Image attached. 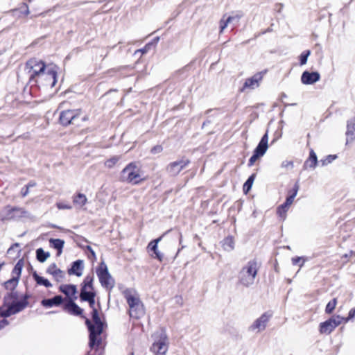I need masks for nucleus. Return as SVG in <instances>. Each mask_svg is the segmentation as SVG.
Returning a JSON list of instances; mask_svg holds the SVG:
<instances>
[{"label": "nucleus", "mask_w": 355, "mask_h": 355, "mask_svg": "<svg viewBox=\"0 0 355 355\" xmlns=\"http://www.w3.org/2000/svg\"><path fill=\"white\" fill-rule=\"evenodd\" d=\"M25 71L29 76L30 81L37 83L40 80H46V85L54 87L56 83L55 66L48 65L40 59L31 58L25 65Z\"/></svg>", "instance_id": "obj_1"}, {"label": "nucleus", "mask_w": 355, "mask_h": 355, "mask_svg": "<svg viewBox=\"0 0 355 355\" xmlns=\"http://www.w3.org/2000/svg\"><path fill=\"white\" fill-rule=\"evenodd\" d=\"M259 269V264L256 259L249 261L239 272V282L245 287L252 286L254 283Z\"/></svg>", "instance_id": "obj_2"}, {"label": "nucleus", "mask_w": 355, "mask_h": 355, "mask_svg": "<svg viewBox=\"0 0 355 355\" xmlns=\"http://www.w3.org/2000/svg\"><path fill=\"white\" fill-rule=\"evenodd\" d=\"M123 295L129 306V314L131 318L138 319L144 314L143 304L138 294L132 289H126Z\"/></svg>", "instance_id": "obj_3"}, {"label": "nucleus", "mask_w": 355, "mask_h": 355, "mask_svg": "<svg viewBox=\"0 0 355 355\" xmlns=\"http://www.w3.org/2000/svg\"><path fill=\"white\" fill-rule=\"evenodd\" d=\"M92 320L94 324H92L89 320H86V324L89 330V347L92 348L94 346H99L101 342L99 336L103 331V323L96 309L92 311Z\"/></svg>", "instance_id": "obj_4"}, {"label": "nucleus", "mask_w": 355, "mask_h": 355, "mask_svg": "<svg viewBox=\"0 0 355 355\" xmlns=\"http://www.w3.org/2000/svg\"><path fill=\"white\" fill-rule=\"evenodd\" d=\"M120 179L122 182L132 184H137L144 180L141 168L135 162L128 164L121 171Z\"/></svg>", "instance_id": "obj_5"}, {"label": "nucleus", "mask_w": 355, "mask_h": 355, "mask_svg": "<svg viewBox=\"0 0 355 355\" xmlns=\"http://www.w3.org/2000/svg\"><path fill=\"white\" fill-rule=\"evenodd\" d=\"M96 274L101 286L107 289H112L114 286V280L108 272L107 267L104 263H101L96 270Z\"/></svg>", "instance_id": "obj_6"}, {"label": "nucleus", "mask_w": 355, "mask_h": 355, "mask_svg": "<svg viewBox=\"0 0 355 355\" xmlns=\"http://www.w3.org/2000/svg\"><path fill=\"white\" fill-rule=\"evenodd\" d=\"M157 340H155L151 350L156 355H164L168 350L167 336L164 331L161 330L156 334Z\"/></svg>", "instance_id": "obj_7"}, {"label": "nucleus", "mask_w": 355, "mask_h": 355, "mask_svg": "<svg viewBox=\"0 0 355 355\" xmlns=\"http://www.w3.org/2000/svg\"><path fill=\"white\" fill-rule=\"evenodd\" d=\"M344 320V318L336 315L320 324V332L322 334L331 333Z\"/></svg>", "instance_id": "obj_8"}, {"label": "nucleus", "mask_w": 355, "mask_h": 355, "mask_svg": "<svg viewBox=\"0 0 355 355\" xmlns=\"http://www.w3.org/2000/svg\"><path fill=\"white\" fill-rule=\"evenodd\" d=\"M81 113L80 110H67L60 112V122L63 125L75 124Z\"/></svg>", "instance_id": "obj_9"}, {"label": "nucleus", "mask_w": 355, "mask_h": 355, "mask_svg": "<svg viewBox=\"0 0 355 355\" xmlns=\"http://www.w3.org/2000/svg\"><path fill=\"white\" fill-rule=\"evenodd\" d=\"M271 317L272 314L268 312L263 313L259 318L254 321V322L249 327L248 330L255 333H259L264 331Z\"/></svg>", "instance_id": "obj_10"}, {"label": "nucleus", "mask_w": 355, "mask_h": 355, "mask_svg": "<svg viewBox=\"0 0 355 355\" xmlns=\"http://www.w3.org/2000/svg\"><path fill=\"white\" fill-rule=\"evenodd\" d=\"M189 160L187 159H182L172 162L167 165L166 171L170 175L176 176L189 164Z\"/></svg>", "instance_id": "obj_11"}, {"label": "nucleus", "mask_w": 355, "mask_h": 355, "mask_svg": "<svg viewBox=\"0 0 355 355\" xmlns=\"http://www.w3.org/2000/svg\"><path fill=\"white\" fill-rule=\"evenodd\" d=\"M28 305V301L26 297H24L23 300L17 302H14L12 303L10 306L8 307V309L5 311H3L1 315L3 317H9L11 315L15 314L21 311H22L24 308H26Z\"/></svg>", "instance_id": "obj_12"}, {"label": "nucleus", "mask_w": 355, "mask_h": 355, "mask_svg": "<svg viewBox=\"0 0 355 355\" xmlns=\"http://www.w3.org/2000/svg\"><path fill=\"white\" fill-rule=\"evenodd\" d=\"M263 73L262 72L257 73L253 76L247 78L245 83L241 89V92H244L245 89H254L259 86L260 82L263 79Z\"/></svg>", "instance_id": "obj_13"}, {"label": "nucleus", "mask_w": 355, "mask_h": 355, "mask_svg": "<svg viewBox=\"0 0 355 355\" xmlns=\"http://www.w3.org/2000/svg\"><path fill=\"white\" fill-rule=\"evenodd\" d=\"M320 78L318 72H309L307 71L303 72L301 76V81L304 85H312L318 82Z\"/></svg>", "instance_id": "obj_14"}, {"label": "nucleus", "mask_w": 355, "mask_h": 355, "mask_svg": "<svg viewBox=\"0 0 355 355\" xmlns=\"http://www.w3.org/2000/svg\"><path fill=\"white\" fill-rule=\"evenodd\" d=\"M46 272L51 275L58 282H62L65 276L64 272L58 268L55 263L51 264L48 267Z\"/></svg>", "instance_id": "obj_15"}, {"label": "nucleus", "mask_w": 355, "mask_h": 355, "mask_svg": "<svg viewBox=\"0 0 355 355\" xmlns=\"http://www.w3.org/2000/svg\"><path fill=\"white\" fill-rule=\"evenodd\" d=\"M26 214L27 211L24 208L15 207L8 209V214L5 217V219H15L17 218L26 216Z\"/></svg>", "instance_id": "obj_16"}, {"label": "nucleus", "mask_w": 355, "mask_h": 355, "mask_svg": "<svg viewBox=\"0 0 355 355\" xmlns=\"http://www.w3.org/2000/svg\"><path fill=\"white\" fill-rule=\"evenodd\" d=\"M162 236H160L155 240L150 241L148 245V249L153 251L155 254V258L157 259L159 261H162L163 259V254L161 253L157 249V245L159 242L162 240Z\"/></svg>", "instance_id": "obj_17"}, {"label": "nucleus", "mask_w": 355, "mask_h": 355, "mask_svg": "<svg viewBox=\"0 0 355 355\" xmlns=\"http://www.w3.org/2000/svg\"><path fill=\"white\" fill-rule=\"evenodd\" d=\"M268 132H266V134L262 137L261 141H259L258 146H257L254 151H255L260 155L263 156V155L266 153L268 148Z\"/></svg>", "instance_id": "obj_18"}, {"label": "nucleus", "mask_w": 355, "mask_h": 355, "mask_svg": "<svg viewBox=\"0 0 355 355\" xmlns=\"http://www.w3.org/2000/svg\"><path fill=\"white\" fill-rule=\"evenodd\" d=\"M60 291L65 294L68 297L71 298L73 297L76 299V294L77 293V288L75 285L72 284H62L60 286Z\"/></svg>", "instance_id": "obj_19"}, {"label": "nucleus", "mask_w": 355, "mask_h": 355, "mask_svg": "<svg viewBox=\"0 0 355 355\" xmlns=\"http://www.w3.org/2000/svg\"><path fill=\"white\" fill-rule=\"evenodd\" d=\"M83 261L82 260H77L72 264L71 268L68 270L69 275H76L78 277H80L83 274Z\"/></svg>", "instance_id": "obj_20"}, {"label": "nucleus", "mask_w": 355, "mask_h": 355, "mask_svg": "<svg viewBox=\"0 0 355 355\" xmlns=\"http://www.w3.org/2000/svg\"><path fill=\"white\" fill-rule=\"evenodd\" d=\"M346 135L347 141L355 139V116L347 121Z\"/></svg>", "instance_id": "obj_21"}, {"label": "nucleus", "mask_w": 355, "mask_h": 355, "mask_svg": "<svg viewBox=\"0 0 355 355\" xmlns=\"http://www.w3.org/2000/svg\"><path fill=\"white\" fill-rule=\"evenodd\" d=\"M242 17L241 14H236L234 16H230L227 18V19L224 20L223 19L220 21V33H223L224 29L230 23L235 21L236 23L239 22V19Z\"/></svg>", "instance_id": "obj_22"}, {"label": "nucleus", "mask_w": 355, "mask_h": 355, "mask_svg": "<svg viewBox=\"0 0 355 355\" xmlns=\"http://www.w3.org/2000/svg\"><path fill=\"white\" fill-rule=\"evenodd\" d=\"M87 202V198L83 193H78L73 196V205L79 209H82Z\"/></svg>", "instance_id": "obj_23"}, {"label": "nucleus", "mask_w": 355, "mask_h": 355, "mask_svg": "<svg viewBox=\"0 0 355 355\" xmlns=\"http://www.w3.org/2000/svg\"><path fill=\"white\" fill-rule=\"evenodd\" d=\"M62 302V297L60 295H56L51 299H45L42 301V304L45 307H52L59 306Z\"/></svg>", "instance_id": "obj_24"}, {"label": "nucleus", "mask_w": 355, "mask_h": 355, "mask_svg": "<svg viewBox=\"0 0 355 355\" xmlns=\"http://www.w3.org/2000/svg\"><path fill=\"white\" fill-rule=\"evenodd\" d=\"M65 309L71 314L79 315L82 313V309L71 300L65 306Z\"/></svg>", "instance_id": "obj_25"}, {"label": "nucleus", "mask_w": 355, "mask_h": 355, "mask_svg": "<svg viewBox=\"0 0 355 355\" xmlns=\"http://www.w3.org/2000/svg\"><path fill=\"white\" fill-rule=\"evenodd\" d=\"M49 243L55 249L58 250V255H60L62 252L64 241L59 239H51Z\"/></svg>", "instance_id": "obj_26"}, {"label": "nucleus", "mask_w": 355, "mask_h": 355, "mask_svg": "<svg viewBox=\"0 0 355 355\" xmlns=\"http://www.w3.org/2000/svg\"><path fill=\"white\" fill-rule=\"evenodd\" d=\"M318 159L316 154L315 153L314 150L311 149L310 150V155L309 158L306 161L304 165L305 166L310 167V168H315L317 165Z\"/></svg>", "instance_id": "obj_27"}, {"label": "nucleus", "mask_w": 355, "mask_h": 355, "mask_svg": "<svg viewBox=\"0 0 355 355\" xmlns=\"http://www.w3.org/2000/svg\"><path fill=\"white\" fill-rule=\"evenodd\" d=\"M33 277L37 284L42 285L46 288L52 286L51 283L47 279L38 275L35 272L33 273Z\"/></svg>", "instance_id": "obj_28"}, {"label": "nucleus", "mask_w": 355, "mask_h": 355, "mask_svg": "<svg viewBox=\"0 0 355 355\" xmlns=\"http://www.w3.org/2000/svg\"><path fill=\"white\" fill-rule=\"evenodd\" d=\"M93 290H87L85 288H81L80 292V299L83 301H88L92 298H95V293L92 291Z\"/></svg>", "instance_id": "obj_29"}, {"label": "nucleus", "mask_w": 355, "mask_h": 355, "mask_svg": "<svg viewBox=\"0 0 355 355\" xmlns=\"http://www.w3.org/2000/svg\"><path fill=\"white\" fill-rule=\"evenodd\" d=\"M23 266H24V263H23V261L22 260H19L15 266L12 271V277H17L18 279H19L20 276H21V270H22V268H23Z\"/></svg>", "instance_id": "obj_30"}, {"label": "nucleus", "mask_w": 355, "mask_h": 355, "mask_svg": "<svg viewBox=\"0 0 355 355\" xmlns=\"http://www.w3.org/2000/svg\"><path fill=\"white\" fill-rule=\"evenodd\" d=\"M36 257L40 262L43 263L50 257V253L44 252L42 248H38L36 250Z\"/></svg>", "instance_id": "obj_31"}, {"label": "nucleus", "mask_w": 355, "mask_h": 355, "mask_svg": "<svg viewBox=\"0 0 355 355\" xmlns=\"http://www.w3.org/2000/svg\"><path fill=\"white\" fill-rule=\"evenodd\" d=\"M19 279H18L17 277H12L11 279H10L9 280L6 281L4 283L5 288L7 290H10V291L14 290L18 284Z\"/></svg>", "instance_id": "obj_32"}, {"label": "nucleus", "mask_w": 355, "mask_h": 355, "mask_svg": "<svg viewBox=\"0 0 355 355\" xmlns=\"http://www.w3.org/2000/svg\"><path fill=\"white\" fill-rule=\"evenodd\" d=\"M299 190V185L296 183L293 189V193L286 198L285 203L290 207L293 202L294 198L297 196V193Z\"/></svg>", "instance_id": "obj_33"}, {"label": "nucleus", "mask_w": 355, "mask_h": 355, "mask_svg": "<svg viewBox=\"0 0 355 355\" xmlns=\"http://www.w3.org/2000/svg\"><path fill=\"white\" fill-rule=\"evenodd\" d=\"M223 248L225 250L230 251L234 249V239L232 236H228L224 239L223 244Z\"/></svg>", "instance_id": "obj_34"}, {"label": "nucleus", "mask_w": 355, "mask_h": 355, "mask_svg": "<svg viewBox=\"0 0 355 355\" xmlns=\"http://www.w3.org/2000/svg\"><path fill=\"white\" fill-rule=\"evenodd\" d=\"M254 178H255V175L252 174V175H250L248 178L247 181L244 183V184H243V191L245 193H248L251 189L252 184H253V182H254Z\"/></svg>", "instance_id": "obj_35"}, {"label": "nucleus", "mask_w": 355, "mask_h": 355, "mask_svg": "<svg viewBox=\"0 0 355 355\" xmlns=\"http://www.w3.org/2000/svg\"><path fill=\"white\" fill-rule=\"evenodd\" d=\"M306 260L307 259L304 257H295L291 259V262L294 266L299 265L300 268H301Z\"/></svg>", "instance_id": "obj_36"}, {"label": "nucleus", "mask_w": 355, "mask_h": 355, "mask_svg": "<svg viewBox=\"0 0 355 355\" xmlns=\"http://www.w3.org/2000/svg\"><path fill=\"white\" fill-rule=\"evenodd\" d=\"M337 304V299L334 298L332 300L328 302L325 308V312L327 314L331 313L335 309Z\"/></svg>", "instance_id": "obj_37"}, {"label": "nucleus", "mask_w": 355, "mask_h": 355, "mask_svg": "<svg viewBox=\"0 0 355 355\" xmlns=\"http://www.w3.org/2000/svg\"><path fill=\"white\" fill-rule=\"evenodd\" d=\"M119 159V156H114L105 161V166L109 168H112L115 166Z\"/></svg>", "instance_id": "obj_38"}, {"label": "nucleus", "mask_w": 355, "mask_h": 355, "mask_svg": "<svg viewBox=\"0 0 355 355\" xmlns=\"http://www.w3.org/2000/svg\"><path fill=\"white\" fill-rule=\"evenodd\" d=\"M92 282H93L92 277H91L89 276L86 277L85 279H84L83 286L82 288H85L87 290H93L94 288H93Z\"/></svg>", "instance_id": "obj_39"}, {"label": "nucleus", "mask_w": 355, "mask_h": 355, "mask_svg": "<svg viewBox=\"0 0 355 355\" xmlns=\"http://www.w3.org/2000/svg\"><path fill=\"white\" fill-rule=\"evenodd\" d=\"M310 54L311 51L309 50L304 51L301 53L300 56V65H304L306 63L308 57L310 55Z\"/></svg>", "instance_id": "obj_40"}, {"label": "nucleus", "mask_w": 355, "mask_h": 355, "mask_svg": "<svg viewBox=\"0 0 355 355\" xmlns=\"http://www.w3.org/2000/svg\"><path fill=\"white\" fill-rule=\"evenodd\" d=\"M336 157H337L336 155H328L325 159H322L320 162H321L322 166H325L328 164L331 163L334 159H336Z\"/></svg>", "instance_id": "obj_41"}, {"label": "nucleus", "mask_w": 355, "mask_h": 355, "mask_svg": "<svg viewBox=\"0 0 355 355\" xmlns=\"http://www.w3.org/2000/svg\"><path fill=\"white\" fill-rule=\"evenodd\" d=\"M260 157H262V156L260 155L259 154H258L257 153H256L255 151H254L252 156L249 159L248 166H252L254 164V162L257 161V159L258 158H259Z\"/></svg>", "instance_id": "obj_42"}, {"label": "nucleus", "mask_w": 355, "mask_h": 355, "mask_svg": "<svg viewBox=\"0 0 355 355\" xmlns=\"http://www.w3.org/2000/svg\"><path fill=\"white\" fill-rule=\"evenodd\" d=\"M56 206L59 209H71L72 207L69 204H67L63 202H58L56 203Z\"/></svg>", "instance_id": "obj_43"}, {"label": "nucleus", "mask_w": 355, "mask_h": 355, "mask_svg": "<svg viewBox=\"0 0 355 355\" xmlns=\"http://www.w3.org/2000/svg\"><path fill=\"white\" fill-rule=\"evenodd\" d=\"M163 150V148L161 145H157L155 146H154L153 148H152V149L150 150V152L152 154H158V153H160Z\"/></svg>", "instance_id": "obj_44"}, {"label": "nucleus", "mask_w": 355, "mask_h": 355, "mask_svg": "<svg viewBox=\"0 0 355 355\" xmlns=\"http://www.w3.org/2000/svg\"><path fill=\"white\" fill-rule=\"evenodd\" d=\"M150 46H151V44L150 43L147 44L143 49L137 50L135 51V53H137V52H141L142 54H145V53H146L148 51V50L150 49Z\"/></svg>", "instance_id": "obj_45"}, {"label": "nucleus", "mask_w": 355, "mask_h": 355, "mask_svg": "<svg viewBox=\"0 0 355 355\" xmlns=\"http://www.w3.org/2000/svg\"><path fill=\"white\" fill-rule=\"evenodd\" d=\"M281 166H282V168H292L293 166V162L292 161L285 160V161L282 162Z\"/></svg>", "instance_id": "obj_46"}, {"label": "nucleus", "mask_w": 355, "mask_h": 355, "mask_svg": "<svg viewBox=\"0 0 355 355\" xmlns=\"http://www.w3.org/2000/svg\"><path fill=\"white\" fill-rule=\"evenodd\" d=\"M286 212L287 211L285 209H282V207L280 206L277 209V214L283 220L286 218Z\"/></svg>", "instance_id": "obj_47"}, {"label": "nucleus", "mask_w": 355, "mask_h": 355, "mask_svg": "<svg viewBox=\"0 0 355 355\" xmlns=\"http://www.w3.org/2000/svg\"><path fill=\"white\" fill-rule=\"evenodd\" d=\"M354 316H355V307L354 309H352L349 311L348 317L346 318H344L343 320L347 322L349 320L352 319Z\"/></svg>", "instance_id": "obj_48"}, {"label": "nucleus", "mask_w": 355, "mask_h": 355, "mask_svg": "<svg viewBox=\"0 0 355 355\" xmlns=\"http://www.w3.org/2000/svg\"><path fill=\"white\" fill-rule=\"evenodd\" d=\"M29 193V189L25 186L21 190V195L22 197H26Z\"/></svg>", "instance_id": "obj_49"}, {"label": "nucleus", "mask_w": 355, "mask_h": 355, "mask_svg": "<svg viewBox=\"0 0 355 355\" xmlns=\"http://www.w3.org/2000/svg\"><path fill=\"white\" fill-rule=\"evenodd\" d=\"M8 324L6 319H3L0 321V329L6 327Z\"/></svg>", "instance_id": "obj_50"}, {"label": "nucleus", "mask_w": 355, "mask_h": 355, "mask_svg": "<svg viewBox=\"0 0 355 355\" xmlns=\"http://www.w3.org/2000/svg\"><path fill=\"white\" fill-rule=\"evenodd\" d=\"M87 302L89 304V306L94 309V304H95V299L92 298V299L88 300Z\"/></svg>", "instance_id": "obj_51"}, {"label": "nucleus", "mask_w": 355, "mask_h": 355, "mask_svg": "<svg viewBox=\"0 0 355 355\" xmlns=\"http://www.w3.org/2000/svg\"><path fill=\"white\" fill-rule=\"evenodd\" d=\"M36 185V183L33 181H31L30 182L28 183V184H26V186L30 189L31 187H33Z\"/></svg>", "instance_id": "obj_52"}, {"label": "nucleus", "mask_w": 355, "mask_h": 355, "mask_svg": "<svg viewBox=\"0 0 355 355\" xmlns=\"http://www.w3.org/2000/svg\"><path fill=\"white\" fill-rule=\"evenodd\" d=\"M282 209H285L286 211L288 210L289 207L285 202L280 205Z\"/></svg>", "instance_id": "obj_53"}, {"label": "nucleus", "mask_w": 355, "mask_h": 355, "mask_svg": "<svg viewBox=\"0 0 355 355\" xmlns=\"http://www.w3.org/2000/svg\"><path fill=\"white\" fill-rule=\"evenodd\" d=\"M87 249L88 250H89V252L92 253V256L93 257H95V252H94V250L92 249V248L90 246H87Z\"/></svg>", "instance_id": "obj_54"}, {"label": "nucleus", "mask_w": 355, "mask_h": 355, "mask_svg": "<svg viewBox=\"0 0 355 355\" xmlns=\"http://www.w3.org/2000/svg\"><path fill=\"white\" fill-rule=\"evenodd\" d=\"M25 6H26V10L24 11V13L26 15H28L29 14V12H29V9H28V6H27L26 5H25Z\"/></svg>", "instance_id": "obj_55"}, {"label": "nucleus", "mask_w": 355, "mask_h": 355, "mask_svg": "<svg viewBox=\"0 0 355 355\" xmlns=\"http://www.w3.org/2000/svg\"><path fill=\"white\" fill-rule=\"evenodd\" d=\"M87 117H86V116H85V117H83V121H85V120H87Z\"/></svg>", "instance_id": "obj_56"}, {"label": "nucleus", "mask_w": 355, "mask_h": 355, "mask_svg": "<svg viewBox=\"0 0 355 355\" xmlns=\"http://www.w3.org/2000/svg\"><path fill=\"white\" fill-rule=\"evenodd\" d=\"M158 40H159V37H157V38L155 39V41H158Z\"/></svg>", "instance_id": "obj_57"}, {"label": "nucleus", "mask_w": 355, "mask_h": 355, "mask_svg": "<svg viewBox=\"0 0 355 355\" xmlns=\"http://www.w3.org/2000/svg\"><path fill=\"white\" fill-rule=\"evenodd\" d=\"M130 355H134V354H133V353H131V354H130Z\"/></svg>", "instance_id": "obj_58"}]
</instances>
